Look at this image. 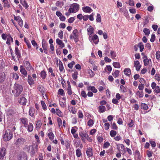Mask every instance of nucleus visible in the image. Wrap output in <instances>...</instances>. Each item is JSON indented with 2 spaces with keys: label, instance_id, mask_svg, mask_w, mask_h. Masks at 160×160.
<instances>
[{
  "label": "nucleus",
  "instance_id": "obj_38",
  "mask_svg": "<svg viewBox=\"0 0 160 160\" xmlns=\"http://www.w3.org/2000/svg\"><path fill=\"white\" fill-rule=\"evenodd\" d=\"M138 47L140 48V51L142 52L144 48V45L142 42H140L138 44Z\"/></svg>",
  "mask_w": 160,
  "mask_h": 160
},
{
  "label": "nucleus",
  "instance_id": "obj_33",
  "mask_svg": "<svg viewBox=\"0 0 160 160\" xmlns=\"http://www.w3.org/2000/svg\"><path fill=\"white\" fill-rule=\"evenodd\" d=\"M149 62H151V60L150 59H148L146 58L143 60V62L144 65L145 66H147L149 63Z\"/></svg>",
  "mask_w": 160,
  "mask_h": 160
},
{
  "label": "nucleus",
  "instance_id": "obj_46",
  "mask_svg": "<svg viewBox=\"0 0 160 160\" xmlns=\"http://www.w3.org/2000/svg\"><path fill=\"white\" fill-rule=\"evenodd\" d=\"M110 134L111 137H114L116 135L117 132L116 131L112 130L110 132Z\"/></svg>",
  "mask_w": 160,
  "mask_h": 160
},
{
  "label": "nucleus",
  "instance_id": "obj_9",
  "mask_svg": "<svg viewBox=\"0 0 160 160\" xmlns=\"http://www.w3.org/2000/svg\"><path fill=\"white\" fill-rule=\"evenodd\" d=\"M117 148L120 153H122L124 154L125 153V151L123 150L124 149V146L122 144H118L117 146Z\"/></svg>",
  "mask_w": 160,
  "mask_h": 160
},
{
  "label": "nucleus",
  "instance_id": "obj_21",
  "mask_svg": "<svg viewBox=\"0 0 160 160\" xmlns=\"http://www.w3.org/2000/svg\"><path fill=\"white\" fill-rule=\"evenodd\" d=\"M87 30L88 35H90L93 32V28L91 26L89 27L88 28H87Z\"/></svg>",
  "mask_w": 160,
  "mask_h": 160
},
{
  "label": "nucleus",
  "instance_id": "obj_23",
  "mask_svg": "<svg viewBox=\"0 0 160 160\" xmlns=\"http://www.w3.org/2000/svg\"><path fill=\"white\" fill-rule=\"evenodd\" d=\"M20 2L25 7V9L28 8L29 7V6L28 4L26 1L21 0L20 1Z\"/></svg>",
  "mask_w": 160,
  "mask_h": 160
},
{
  "label": "nucleus",
  "instance_id": "obj_37",
  "mask_svg": "<svg viewBox=\"0 0 160 160\" xmlns=\"http://www.w3.org/2000/svg\"><path fill=\"white\" fill-rule=\"evenodd\" d=\"M120 90L122 92H127V89L123 85H120Z\"/></svg>",
  "mask_w": 160,
  "mask_h": 160
},
{
  "label": "nucleus",
  "instance_id": "obj_39",
  "mask_svg": "<svg viewBox=\"0 0 160 160\" xmlns=\"http://www.w3.org/2000/svg\"><path fill=\"white\" fill-rule=\"evenodd\" d=\"M112 64L113 66L115 68H119L121 67L120 63L119 62H114Z\"/></svg>",
  "mask_w": 160,
  "mask_h": 160
},
{
  "label": "nucleus",
  "instance_id": "obj_53",
  "mask_svg": "<svg viewBox=\"0 0 160 160\" xmlns=\"http://www.w3.org/2000/svg\"><path fill=\"white\" fill-rule=\"evenodd\" d=\"M88 73L90 74V77L92 78L94 76V72L92 70L89 69L88 70Z\"/></svg>",
  "mask_w": 160,
  "mask_h": 160
},
{
  "label": "nucleus",
  "instance_id": "obj_11",
  "mask_svg": "<svg viewBox=\"0 0 160 160\" xmlns=\"http://www.w3.org/2000/svg\"><path fill=\"white\" fill-rule=\"evenodd\" d=\"M23 63L24 64L25 67L28 70L30 71L33 70L32 67L29 61H23Z\"/></svg>",
  "mask_w": 160,
  "mask_h": 160
},
{
  "label": "nucleus",
  "instance_id": "obj_4",
  "mask_svg": "<svg viewBox=\"0 0 160 160\" xmlns=\"http://www.w3.org/2000/svg\"><path fill=\"white\" fill-rule=\"evenodd\" d=\"M79 5L77 3H74L72 4L70 6V7L68 9V12L70 13H75L79 9Z\"/></svg>",
  "mask_w": 160,
  "mask_h": 160
},
{
  "label": "nucleus",
  "instance_id": "obj_64",
  "mask_svg": "<svg viewBox=\"0 0 160 160\" xmlns=\"http://www.w3.org/2000/svg\"><path fill=\"white\" fill-rule=\"evenodd\" d=\"M110 146V144L108 142H107L104 143V145H103V147L104 148H107Z\"/></svg>",
  "mask_w": 160,
  "mask_h": 160
},
{
  "label": "nucleus",
  "instance_id": "obj_28",
  "mask_svg": "<svg viewBox=\"0 0 160 160\" xmlns=\"http://www.w3.org/2000/svg\"><path fill=\"white\" fill-rule=\"evenodd\" d=\"M105 109L106 108L105 106L103 105H101L99 107L98 111L102 113L105 111Z\"/></svg>",
  "mask_w": 160,
  "mask_h": 160
},
{
  "label": "nucleus",
  "instance_id": "obj_17",
  "mask_svg": "<svg viewBox=\"0 0 160 160\" xmlns=\"http://www.w3.org/2000/svg\"><path fill=\"white\" fill-rule=\"evenodd\" d=\"M87 89L88 91H91L94 93L97 92L98 90L94 86H89L87 87Z\"/></svg>",
  "mask_w": 160,
  "mask_h": 160
},
{
  "label": "nucleus",
  "instance_id": "obj_10",
  "mask_svg": "<svg viewBox=\"0 0 160 160\" xmlns=\"http://www.w3.org/2000/svg\"><path fill=\"white\" fill-rule=\"evenodd\" d=\"M6 153V148L2 147L0 149V160L2 159Z\"/></svg>",
  "mask_w": 160,
  "mask_h": 160
},
{
  "label": "nucleus",
  "instance_id": "obj_36",
  "mask_svg": "<svg viewBox=\"0 0 160 160\" xmlns=\"http://www.w3.org/2000/svg\"><path fill=\"white\" fill-rule=\"evenodd\" d=\"M141 108L144 110H147L148 109V106L145 103H142L141 105Z\"/></svg>",
  "mask_w": 160,
  "mask_h": 160
},
{
  "label": "nucleus",
  "instance_id": "obj_3",
  "mask_svg": "<svg viewBox=\"0 0 160 160\" xmlns=\"http://www.w3.org/2000/svg\"><path fill=\"white\" fill-rule=\"evenodd\" d=\"M13 133L10 129H8L4 132L3 138L5 141L11 140L12 138Z\"/></svg>",
  "mask_w": 160,
  "mask_h": 160
},
{
  "label": "nucleus",
  "instance_id": "obj_63",
  "mask_svg": "<svg viewBox=\"0 0 160 160\" xmlns=\"http://www.w3.org/2000/svg\"><path fill=\"white\" fill-rule=\"evenodd\" d=\"M41 103L43 109L44 110L46 109L47 108V107L44 102L43 101H41Z\"/></svg>",
  "mask_w": 160,
  "mask_h": 160
},
{
  "label": "nucleus",
  "instance_id": "obj_50",
  "mask_svg": "<svg viewBox=\"0 0 160 160\" xmlns=\"http://www.w3.org/2000/svg\"><path fill=\"white\" fill-rule=\"evenodd\" d=\"M46 73L44 71H42L41 73V76L43 79L46 78Z\"/></svg>",
  "mask_w": 160,
  "mask_h": 160
},
{
  "label": "nucleus",
  "instance_id": "obj_51",
  "mask_svg": "<svg viewBox=\"0 0 160 160\" xmlns=\"http://www.w3.org/2000/svg\"><path fill=\"white\" fill-rule=\"evenodd\" d=\"M24 41L26 43V44L28 47V48H31V44L30 43V42H29L28 40H27L26 38H24Z\"/></svg>",
  "mask_w": 160,
  "mask_h": 160
},
{
  "label": "nucleus",
  "instance_id": "obj_57",
  "mask_svg": "<svg viewBox=\"0 0 160 160\" xmlns=\"http://www.w3.org/2000/svg\"><path fill=\"white\" fill-rule=\"evenodd\" d=\"M65 144L67 149H68L70 147V143L69 141L67 140L65 141Z\"/></svg>",
  "mask_w": 160,
  "mask_h": 160
},
{
  "label": "nucleus",
  "instance_id": "obj_55",
  "mask_svg": "<svg viewBox=\"0 0 160 160\" xmlns=\"http://www.w3.org/2000/svg\"><path fill=\"white\" fill-rule=\"evenodd\" d=\"M156 57L157 59H160V52L159 51H157L156 53Z\"/></svg>",
  "mask_w": 160,
  "mask_h": 160
},
{
  "label": "nucleus",
  "instance_id": "obj_31",
  "mask_svg": "<svg viewBox=\"0 0 160 160\" xmlns=\"http://www.w3.org/2000/svg\"><path fill=\"white\" fill-rule=\"evenodd\" d=\"M33 129V126L32 123H29L28 126L27 130L28 132H32Z\"/></svg>",
  "mask_w": 160,
  "mask_h": 160
},
{
  "label": "nucleus",
  "instance_id": "obj_34",
  "mask_svg": "<svg viewBox=\"0 0 160 160\" xmlns=\"http://www.w3.org/2000/svg\"><path fill=\"white\" fill-rule=\"evenodd\" d=\"M5 78V75L4 73H0V82H3Z\"/></svg>",
  "mask_w": 160,
  "mask_h": 160
},
{
  "label": "nucleus",
  "instance_id": "obj_14",
  "mask_svg": "<svg viewBox=\"0 0 160 160\" xmlns=\"http://www.w3.org/2000/svg\"><path fill=\"white\" fill-rule=\"evenodd\" d=\"M86 154L88 157H91L93 155L92 149L91 148H88L86 150Z\"/></svg>",
  "mask_w": 160,
  "mask_h": 160
},
{
  "label": "nucleus",
  "instance_id": "obj_25",
  "mask_svg": "<svg viewBox=\"0 0 160 160\" xmlns=\"http://www.w3.org/2000/svg\"><path fill=\"white\" fill-rule=\"evenodd\" d=\"M37 89L42 93L45 92V89L41 85H39L37 87Z\"/></svg>",
  "mask_w": 160,
  "mask_h": 160
},
{
  "label": "nucleus",
  "instance_id": "obj_41",
  "mask_svg": "<svg viewBox=\"0 0 160 160\" xmlns=\"http://www.w3.org/2000/svg\"><path fill=\"white\" fill-rule=\"evenodd\" d=\"M120 73V71L119 70H116L114 72L112 73V75L115 78H117Z\"/></svg>",
  "mask_w": 160,
  "mask_h": 160
},
{
  "label": "nucleus",
  "instance_id": "obj_5",
  "mask_svg": "<svg viewBox=\"0 0 160 160\" xmlns=\"http://www.w3.org/2000/svg\"><path fill=\"white\" fill-rule=\"evenodd\" d=\"M78 31L76 29H74L72 32V34L70 36V38L71 39H73L76 43L77 42L78 40Z\"/></svg>",
  "mask_w": 160,
  "mask_h": 160
},
{
  "label": "nucleus",
  "instance_id": "obj_24",
  "mask_svg": "<svg viewBox=\"0 0 160 160\" xmlns=\"http://www.w3.org/2000/svg\"><path fill=\"white\" fill-rule=\"evenodd\" d=\"M7 36L8 37L7 38V40L6 42V43L9 45L11 42H13V39L10 35H8Z\"/></svg>",
  "mask_w": 160,
  "mask_h": 160
},
{
  "label": "nucleus",
  "instance_id": "obj_15",
  "mask_svg": "<svg viewBox=\"0 0 160 160\" xmlns=\"http://www.w3.org/2000/svg\"><path fill=\"white\" fill-rule=\"evenodd\" d=\"M56 42L58 45V48L57 46L56 47V51L58 55H60V40L59 38L56 39Z\"/></svg>",
  "mask_w": 160,
  "mask_h": 160
},
{
  "label": "nucleus",
  "instance_id": "obj_30",
  "mask_svg": "<svg viewBox=\"0 0 160 160\" xmlns=\"http://www.w3.org/2000/svg\"><path fill=\"white\" fill-rule=\"evenodd\" d=\"M34 109L32 107L30 108L29 112L30 115L32 117L34 115Z\"/></svg>",
  "mask_w": 160,
  "mask_h": 160
},
{
  "label": "nucleus",
  "instance_id": "obj_45",
  "mask_svg": "<svg viewBox=\"0 0 160 160\" xmlns=\"http://www.w3.org/2000/svg\"><path fill=\"white\" fill-rule=\"evenodd\" d=\"M111 57L112 59H114L116 57L117 54L116 52L113 51H111L110 52Z\"/></svg>",
  "mask_w": 160,
  "mask_h": 160
},
{
  "label": "nucleus",
  "instance_id": "obj_62",
  "mask_svg": "<svg viewBox=\"0 0 160 160\" xmlns=\"http://www.w3.org/2000/svg\"><path fill=\"white\" fill-rule=\"evenodd\" d=\"M150 4L151 5V6L148 7L147 10H148V11L150 12H151L153 10L154 8L152 5L151 4Z\"/></svg>",
  "mask_w": 160,
  "mask_h": 160
},
{
  "label": "nucleus",
  "instance_id": "obj_7",
  "mask_svg": "<svg viewBox=\"0 0 160 160\" xmlns=\"http://www.w3.org/2000/svg\"><path fill=\"white\" fill-rule=\"evenodd\" d=\"M25 141V139L22 138H20L16 140L15 144L19 147L23 144Z\"/></svg>",
  "mask_w": 160,
  "mask_h": 160
},
{
  "label": "nucleus",
  "instance_id": "obj_19",
  "mask_svg": "<svg viewBox=\"0 0 160 160\" xmlns=\"http://www.w3.org/2000/svg\"><path fill=\"white\" fill-rule=\"evenodd\" d=\"M124 74L127 76L129 77L131 74V71L130 69L129 68H125L124 71Z\"/></svg>",
  "mask_w": 160,
  "mask_h": 160
},
{
  "label": "nucleus",
  "instance_id": "obj_47",
  "mask_svg": "<svg viewBox=\"0 0 160 160\" xmlns=\"http://www.w3.org/2000/svg\"><path fill=\"white\" fill-rule=\"evenodd\" d=\"M48 136L49 138L50 139L52 140L54 137V135L53 133L52 132H50L48 134Z\"/></svg>",
  "mask_w": 160,
  "mask_h": 160
},
{
  "label": "nucleus",
  "instance_id": "obj_6",
  "mask_svg": "<svg viewBox=\"0 0 160 160\" xmlns=\"http://www.w3.org/2000/svg\"><path fill=\"white\" fill-rule=\"evenodd\" d=\"M88 38L90 41L92 43H93L95 44H97L99 41L98 37L96 34L93 36H89Z\"/></svg>",
  "mask_w": 160,
  "mask_h": 160
},
{
  "label": "nucleus",
  "instance_id": "obj_13",
  "mask_svg": "<svg viewBox=\"0 0 160 160\" xmlns=\"http://www.w3.org/2000/svg\"><path fill=\"white\" fill-rule=\"evenodd\" d=\"M83 11L85 12L88 13H90L92 11V9L89 7L86 6L82 8Z\"/></svg>",
  "mask_w": 160,
  "mask_h": 160
},
{
  "label": "nucleus",
  "instance_id": "obj_1",
  "mask_svg": "<svg viewBox=\"0 0 160 160\" xmlns=\"http://www.w3.org/2000/svg\"><path fill=\"white\" fill-rule=\"evenodd\" d=\"M22 90L23 87L22 85L15 83L12 92L15 97H17L19 96Z\"/></svg>",
  "mask_w": 160,
  "mask_h": 160
},
{
  "label": "nucleus",
  "instance_id": "obj_8",
  "mask_svg": "<svg viewBox=\"0 0 160 160\" xmlns=\"http://www.w3.org/2000/svg\"><path fill=\"white\" fill-rule=\"evenodd\" d=\"M18 158L19 160H28L27 156L24 152H22L18 155Z\"/></svg>",
  "mask_w": 160,
  "mask_h": 160
},
{
  "label": "nucleus",
  "instance_id": "obj_59",
  "mask_svg": "<svg viewBox=\"0 0 160 160\" xmlns=\"http://www.w3.org/2000/svg\"><path fill=\"white\" fill-rule=\"evenodd\" d=\"M136 94L138 96L139 98H142L143 96L142 92H140L139 91H137Z\"/></svg>",
  "mask_w": 160,
  "mask_h": 160
},
{
  "label": "nucleus",
  "instance_id": "obj_54",
  "mask_svg": "<svg viewBox=\"0 0 160 160\" xmlns=\"http://www.w3.org/2000/svg\"><path fill=\"white\" fill-rule=\"evenodd\" d=\"M31 42L33 46L36 47V49H37L38 48V46L37 44V43L34 40H32L31 41Z\"/></svg>",
  "mask_w": 160,
  "mask_h": 160
},
{
  "label": "nucleus",
  "instance_id": "obj_18",
  "mask_svg": "<svg viewBox=\"0 0 160 160\" xmlns=\"http://www.w3.org/2000/svg\"><path fill=\"white\" fill-rule=\"evenodd\" d=\"M21 122L24 125V127H27L28 123V120L25 118H22L20 119Z\"/></svg>",
  "mask_w": 160,
  "mask_h": 160
},
{
  "label": "nucleus",
  "instance_id": "obj_20",
  "mask_svg": "<svg viewBox=\"0 0 160 160\" xmlns=\"http://www.w3.org/2000/svg\"><path fill=\"white\" fill-rule=\"evenodd\" d=\"M20 72L24 76H27V72L24 67L22 66H20Z\"/></svg>",
  "mask_w": 160,
  "mask_h": 160
},
{
  "label": "nucleus",
  "instance_id": "obj_42",
  "mask_svg": "<svg viewBox=\"0 0 160 160\" xmlns=\"http://www.w3.org/2000/svg\"><path fill=\"white\" fill-rule=\"evenodd\" d=\"M105 70L106 72L108 71L109 73H110L112 70V68L111 66L108 65L107 66L106 68L105 69Z\"/></svg>",
  "mask_w": 160,
  "mask_h": 160
},
{
  "label": "nucleus",
  "instance_id": "obj_22",
  "mask_svg": "<svg viewBox=\"0 0 160 160\" xmlns=\"http://www.w3.org/2000/svg\"><path fill=\"white\" fill-rule=\"evenodd\" d=\"M68 83V87L67 88V93L69 95H71L72 94V90L70 85V82H67Z\"/></svg>",
  "mask_w": 160,
  "mask_h": 160
},
{
  "label": "nucleus",
  "instance_id": "obj_29",
  "mask_svg": "<svg viewBox=\"0 0 160 160\" xmlns=\"http://www.w3.org/2000/svg\"><path fill=\"white\" fill-rule=\"evenodd\" d=\"M94 123V119L93 120L92 119H90L88 121V122H87V124H88V125L89 127H91L93 125Z\"/></svg>",
  "mask_w": 160,
  "mask_h": 160
},
{
  "label": "nucleus",
  "instance_id": "obj_2",
  "mask_svg": "<svg viewBox=\"0 0 160 160\" xmlns=\"http://www.w3.org/2000/svg\"><path fill=\"white\" fill-rule=\"evenodd\" d=\"M79 135L82 141L85 142V140L87 139L89 142H91L92 141V139L91 138L88 134L86 131H82L79 132Z\"/></svg>",
  "mask_w": 160,
  "mask_h": 160
},
{
  "label": "nucleus",
  "instance_id": "obj_26",
  "mask_svg": "<svg viewBox=\"0 0 160 160\" xmlns=\"http://www.w3.org/2000/svg\"><path fill=\"white\" fill-rule=\"evenodd\" d=\"M28 82L29 84L30 85L33 84L34 83V81L33 79L31 76L30 75L28 76Z\"/></svg>",
  "mask_w": 160,
  "mask_h": 160
},
{
  "label": "nucleus",
  "instance_id": "obj_56",
  "mask_svg": "<svg viewBox=\"0 0 160 160\" xmlns=\"http://www.w3.org/2000/svg\"><path fill=\"white\" fill-rule=\"evenodd\" d=\"M77 128L76 127H74L72 128L71 130V133L72 134H74L75 133V132L77 131Z\"/></svg>",
  "mask_w": 160,
  "mask_h": 160
},
{
  "label": "nucleus",
  "instance_id": "obj_58",
  "mask_svg": "<svg viewBox=\"0 0 160 160\" xmlns=\"http://www.w3.org/2000/svg\"><path fill=\"white\" fill-rule=\"evenodd\" d=\"M35 150L34 149V147L33 146L32 147V149H31L30 152H29L30 153L31 156L32 157L34 155L35 153Z\"/></svg>",
  "mask_w": 160,
  "mask_h": 160
},
{
  "label": "nucleus",
  "instance_id": "obj_12",
  "mask_svg": "<svg viewBox=\"0 0 160 160\" xmlns=\"http://www.w3.org/2000/svg\"><path fill=\"white\" fill-rule=\"evenodd\" d=\"M134 67L135 68L137 71H139L141 67V65L140 64L138 60L135 61L134 62Z\"/></svg>",
  "mask_w": 160,
  "mask_h": 160
},
{
  "label": "nucleus",
  "instance_id": "obj_49",
  "mask_svg": "<svg viewBox=\"0 0 160 160\" xmlns=\"http://www.w3.org/2000/svg\"><path fill=\"white\" fill-rule=\"evenodd\" d=\"M75 18L74 17H72L70 18L68 20V22L70 23L73 22L75 20Z\"/></svg>",
  "mask_w": 160,
  "mask_h": 160
},
{
  "label": "nucleus",
  "instance_id": "obj_60",
  "mask_svg": "<svg viewBox=\"0 0 160 160\" xmlns=\"http://www.w3.org/2000/svg\"><path fill=\"white\" fill-rule=\"evenodd\" d=\"M81 95L82 97L84 98H86L87 97V94L84 91H81Z\"/></svg>",
  "mask_w": 160,
  "mask_h": 160
},
{
  "label": "nucleus",
  "instance_id": "obj_32",
  "mask_svg": "<svg viewBox=\"0 0 160 160\" xmlns=\"http://www.w3.org/2000/svg\"><path fill=\"white\" fill-rule=\"evenodd\" d=\"M154 91L157 94H159L158 95L159 96H160V87L158 86H157L156 87L154 88Z\"/></svg>",
  "mask_w": 160,
  "mask_h": 160
},
{
  "label": "nucleus",
  "instance_id": "obj_27",
  "mask_svg": "<svg viewBox=\"0 0 160 160\" xmlns=\"http://www.w3.org/2000/svg\"><path fill=\"white\" fill-rule=\"evenodd\" d=\"M15 52L17 56L18 57L20 58L21 57V55L20 52V51L17 47H15Z\"/></svg>",
  "mask_w": 160,
  "mask_h": 160
},
{
  "label": "nucleus",
  "instance_id": "obj_40",
  "mask_svg": "<svg viewBox=\"0 0 160 160\" xmlns=\"http://www.w3.org/2000/svg\"><path fill=\"white\" fill-rule=\"evenodd\" d=\"M76 154L78 157H79L82 155V153L80 149L78 148L76 149Z\"/></svg>",
  "mask_w": 160,
  "mask_h": 160
},
{
  "label": "nucleus",
  "instance_id": "obj_44",
  "mask_svg": "<svg viewBox=\"0 0 160 160\" xmlns=\"http://www.w3.org/2000/svg\"><path fill=\"white\" fill-rule=\"evenodd\" d=\"M101 16L98 13L97 15V18L96 22H101Z\"/></svg>",
  "mask_w": 160,
  "mask_h": 160
},
{
  "label": "nucleus",
  "instance_id": "obj_16",
  "mask_svg": "<svg viewBox=\"0 0 160 160\" xmlns=\"http://www.w3.org/2000/svg\"><path fill=\"white\" fill-rule=\"evenodd\" d=\"M27 102L26 98L23 97H22L20 98V99L18 101V102L21 105H25Z\"/></svg>",
  "mask_w": 160,
  "mask_h": 160
},
{
  "label": "nucleus",
  "instance_id": "obj_52",
  "mask_svg": "<svg viewBox=\"0 0 160 160\" xmlns=\"http://www.w3.org/2000/svg\"><path fill=\"white\" fill-rule=\"evenodd\" d=\"M54 61L56 62L57 66L59 67V69L60 70V60L59 61V62L58 63V58H56L54 59Z\"/></svg>",
  "mask_w": 160,
  "mask_h": 160
},
{
  "label": "nucleus",
  "instance_id": "obj_61",
  "mask_svg": "<svg viewBox=\"0 0 160 160\" xmlns=\"http://www.w3.org/2000/svg\"><path fill=\"white\" fill-rule=\"evenodd\" d=\"M3 3H4L3 7L4 8H8L9 7L10 5L8 4V1L7 0L6 2H4Z\"/></svg>",
  "mask_w": 160,
  "mask_h": 160
},
{
  "label": "nucleus",
  "instance_id": "obj_48",
  "mask_svg": "<svg viewBox=\"0 0 160 160\" xmlns=\"http://www.w3.org/2000/svg\"><path fill=\"white\" fill-rule=\"evenodd\" d=\"M78 117L80 118H82L83 117V114L81 110H79L78 112Z\"/></svg>",
  "mask_w": 160,
  "mask_h": 160
},
{
  "label": "nucleus",
  "instance_id": "obj_35",
  "mask_svg": "<svg viewBox=\"0 0 160 160\" xmlns=\"http://www.w3.org/2000/svg\"><path fill=\"white\" fill-rule=\"evenodd\" d=\"M70 112H71L73 114H75L76 112V109L75 107H70L68 109Z\"/></svg>",
  "mask_w": 160,
  "mask_h": 160
},
{
  "label": "nucleus",
  "instance_id": "obj_43",
  "mask_svg": "<svg viewBox=\"0 0 160 160\" xmlns=\"http://www.w3.org/2000/svg\"><path fill=\"white\" fill-rule=\"evenodd\" d=\"M143 32L145 33V34L146 36H148L150 34V30L148 28H144L143 30Z\"/></svg>",
  "mask_w": 160,
  "mask_h": 160
}]
</instances>
